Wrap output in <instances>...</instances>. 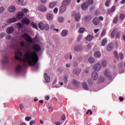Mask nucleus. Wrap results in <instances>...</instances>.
<instances>
[{"instance_id":"nucleus-1","label":"nucleus","mask_w":125,"mask_h":125,"mask_svg":"<svg viewBox=\"0 0 125 125\" xmlns=\"http://www.w3.org/2000/svg\"><path fill=\"white\" fill-rule=\"evenodd\" d=\"M33 52H31L30 50H27L25 53L23 61L24 62H28V63L30 65H35L37 62H39V58L37 52H40L42 48L39 44H35L33 47Z\"/></svg>"},{"instance_id":"nucleus-2","label":"nucleus","mask_w":125,"mask_h":125,"mask_svg":"<svg viewBox=\"0 0 125 125\" xmlns=\"http://www.w3.org/2000/svg\"><path fill=\"white\" fill-rule=\"evenodd\" d=\"M39 28L40 30L42 31L43 30H46V31H48L49 29V26L48 24H44L42 22H41L39 24Z\"/></svg>"},{"instance_id":"nucleus-3","label":"nucleus","mask_w":125,"mask_h":125,"mask_svg":"<svg viewBox=\"0 0 125 125\" xmlns=\"http://www.w3.org/2000/svg\"><path fill=\"white\" fill-rule=\"evenodd\" d=\"M15 59L16 60H20L21 61L22 60L21 56H22V53L20 50H16L15 51Z\"/></svg>"},{"instance_id":"nucleus-4","label":"nucleus","mask_w":125,"mask_h":125,"mask_svg":"<svg viewBox=\"0 0 125 125\" xmlns=\"http://www.w3.org/2000/svg\"><path fill=\"white\" fill-rule=\"evenodd\" d=\"M22 37L27 42H31L33 41L32 38H31V37L30 36V35H28V34H23Z\"/></svg>"},{"instance_id":"nucleus-5","label":"nucleus","mask_w":125,"mask_h":125,"mask_svg":"<svg viewBox=\"0 0 125 125\" xmlns=\"http://www.w3.org/2000/svg\"><path fill=\"white\" fill-rule=\"evenodd\" d=\"M30 22V20L28 18H23L21 20V23L24 25H29Z\"/></svg>"},{"instance_id":"nucleus-6","label":"nucleus","mask_w":125,"mask_h":125,"mask_svg":"<svg viewBox=\"0 0 125 125\" xmlns=\"http://www.w3.org/2000/svg\"><path fill=\"white\" fill-rule=\"evenodd\" d=\"M17 21V18H10L7 20V23L10 24L11 23H15Z\"/></svg>"},{"instance_id":"nucleus-7","label":"nucleus","mask_w":125,"mask_h":125,"mask_svg":"<svg viewBox=\"0 0 125 125\" xmlns=\"http://www.w3.org/2000/svg\"><path fill=\"white\" fill-rule=\"evenodd\" d=\"M65 11V4H64V1H63L62 2V5L59 9V13L61 14H62V13H64Z\"/></svg>"},{"instance_id":"nucleus-8","label":"nucleus","mask_w":125,"mask_h":125,"mask_svg":"<svg viewBox=\"0 0 125 125\" xmlns=\"http://www.w3.org/2000/svg\"><path fill=\"white\" fill-rule=\"evenodd\" d=\"M100 69H101V65L100 63H96L94 64L93 66V70L94 71H100Z\"/></svg>"},{"instance_id":"nucleus-9","label":"nucleus","mask_w":125,"mask_h":125,"mask_svg":"<svg viewBox=\"0 0 125 125\" xmlns=\"http://www.w3.org/2000/svg\"><path fill=\"white\" fill-rule=\"evenodd\" d=\"M105 77H107L109 80H111L112 77L108 70H105L104 72Z\"/></svg>"},{"instance_id":"nucleus-10","label":"nucleus","mask_w":125,"mask_h":125,"mask_svg":"<svg viewBox=\"0 0 125 125\" xmlns=\"http://www.w3.org/2000/svg\"><path fill=\"white\" fill-rule=\"evenodd\" d=\"M22 65H21V64H18L15 68V70L17 73H20L22 70Z\"/></svg>"},{"instance_id":"nucleus-11","label":"nucleus","mask_w":125,"mask_h":125,"mask_svg":"<svg viewBox=\"0 0 125 125\" xmlns=\"http://www.w3.org/2000/svg\"><path fill=\"white\" fill-rule=\"evenodd\" d=\"M92 78L94 81H96L97 79H98V74L97 72H93V74H92Z\"/></svg>"},{"instance_id":"nucleus-12","label":"nucleus","mask_w":125,"mask_h":125,"mask_svg":"<svg viewBox=\"0 0 125 125\" xmlns=\"http://www.w3.org/2000/svg\"><path fill=\"white\" fill-rule=\"evenodd\" d=\"M14 30L15 29L14 27H8L6 30V32L8 33V34H12L13 33Z\"/></svg>"},{"instance_id":"nucleus-13","label":"nucleus","mask_w":125,"mask_h":125,"mask_svg":"<svg viewBox=\"0 0 125 125\" xmlns=\"http://www.w3.org/2000/svg\"><path fill=\"white\" fill-rule=\"evenodd\" d=\"M38 9L41 12H45L47 10L46 7L43 5L39 6Z\"/></svg>"},{"instance_id":"nucleus-14","label":"nucleus","mask_w":125,"mask_h":125,"mask_svg":"<svg viewBox=\"0 0 125 125\" xmlns=\"http://www.w3.org/2000/svg\"><path fill=\"white\" fill-rule=\"evenodd\" d=\"M93 23L95 25H97L99 24V20L98 18H94L93 20Z\"/></svg>"},{"instance_id":"nucleus-15","label":"nucleus","mask_w":125,"mask_h":125,"mask_svg":"<svg viewBox=\"0 0 125 125\" xmlns=\"http://www.w3.org/2000/svg\"><path fill=\"white\" fill-rule=\"evenodd\" d=\"M24 16L23 12H19L18 14H17V18L18 19H22Z\"/></svg>"},{"instance_id":"nucleus-16","label":"nucleus","mask_w":125,"mask_h":125,"mask_svg":"<svg viewBox=\"0 0 125 125\" xmlns=\"http://www.w3.org/2000/svg\"><path fill=\"white\" fill-rule=\"evenodd\" d=\"M16 8L15 6H10V7L8 8V10L9 12H14L15 11H16Z\"/></svg>"},{"instance_id":"nucleus-17","label":"nucleus","mask_w":125,"mask_h":125,"mask_svg":"<svg viewBox=\"0 0 125 125\" xmlns=\"http://www.w3.org/2000/svg\"><path fill=\"white\" fill-rule=\"evenodd\" d=\"M115 9H116L115 6H112V7L110 8V9H108V10H107L108 14H110L111 13H113L115 10Z\"/></svg>"},{"instance_id":"nucleus-18","label":"nucleus","mask_w":125,"mask_h":125,"mask_svg":"<svg viewBox=\"0 0 125 125\" xmlns=\"http://www.w3.org/2000/svg\"><path fill=\"white\" fill-rule=\"evenodd\" d=\"M68 34V31L67 30H63L62 31L61 35L62 37H66Z\"/></svg>"},{"instance_id":"nucleus-19","label":"nucleus","mask_w":125,"mask_h":125,"mask_svg":"<svg viewBox=\"0 0 125 125\" xmlns=\"http://www.w3.org/2000/svg\"><path fill=\"white\" fill-rule=\"evenodd\" d=\"M44 76L45 77V80L46 81V83H49V82H50V77H49L47 75V74L45 73Z\"/></svg>"},{"instance_id":"nucleus-20","label":"nucleus","mask_w":125,"mask_h":125,"mask_svg":"<svg viewBox=\"0 0 125 125\" xmlns=\"http://www.w3.org/2000/svg\"><path fill=\"white\" fill-rule=\"evenodd\" d=\"M71 0H64V7H65V11L66 9V6L69 5L71 2Z\"/></svg>"},{"instance_id":"nucleus-21","label":"nucleus","mask_w":125,"mask_h":125,"mask_svg":"<svg viewBox=\"0 0 125 125\" xmlns=\"http://www.w3.org/2000/svg\"><path fill=\"white\" fill-rule=\"evenodd\" d=\"M8 57L7 56H5V57H4V59L3 60H2V62H3V63H7V62H8Z\"/></svg>"},{"instance_id":"nucleus-22","label":"nucleus","mask_w":125,"mask_h":125,"mask_svg":"<svg viewBox=\"0 0 125 125\" xmlns=\"http://www.w3.org/2000/svg\"><path fill=\"white\" fill-rule=\"evenodd\" d=\"M113 44H109L107 47V51H111L113 49Z\"/></svg>"},{"instance_id":"nucleus-23","label":"nucleus","mask_w":125,"mask_h":125,"mask_svg":"<svg viewBox=\"0 0 125 125\" xmlns=\"http://www.w3.org/2000/svg\"><path fill=\"white\" fill-rule=\"evenodd\" d=\"M87 1L86 2V3H83V4H82V8L83 9V10H86V9H87Z\"/></svg>"},{"instance_id":"nucleus-24","label":"nucleus","mask_w":125,"mask_h":125,"mask_svg":"<svg viewBox=\"0 0 125 125\" xmlns=\"http://www.w3.org/2000/svg\"><path fill=\"white\" fill-rule=\"evenodd\" d=\"M47 19H48V20H52V19H53V15L51 13L47 14Z\"/></svg>"},{"instance_id":"nucleus-25","label":"nucleus","mask_w":125,"mask_h":125,"mask_svg":"<svg viewBox=\"0 0 125 125\" xmlns=\"http://www.w3.org/2000/svg\"><path fill=\"white\" fill-rule=\"evenodd\" d=\"M92 39H93V36L92 35H88L86 38L87 41H92Z\"/></svg>"},{"instance_id":"nucleus-26","label":"nucleus","mask_w":125,"mask_h":125,"mask_svg":"<svg viewBox=\"0 0 125 125\" xmlns=\"http://www.w3.org/2000/svg\"><path fill=\"white\" fill-rule=\"evenodd\" d=\"M81 19V15L80 14H76L75 15V20L76 21H79Z\"/></svg>"},{"instance_id":"nucleus-27","label":"nucleus","mask_w":125,"mask_h":125,"mask_svg":"<svg viewBox=\"0 0 125 125\" xmlns=\"http://www.w3.org/2000/svg\"><path fill=\"white\" fill-rule=\"evenodd\" d=\"M82 49V46H76V47H75L74 48L75 51H81Z\"/></svg>"},{"instance_id":"nucleus-28","label":"nucleus","mask_w":125,"mask_h":125,"mask_svg":"<svg viewBox=\"0 0 125 125\" xmlns=\"http://www.w3.org/2000/svg\"><path fill=\"white\" fill-rule=\"evenodd\" d=\"M73 73L75 75H79V74L81 73V71L80 70L75 69L73 71Z\"/></svg>"},{"instance_id":"nucleus-29","label":"nucleus","mask_w":125,"mask_h":125,"mask_svg":"<svg viewBox=\"0 0 125 125\" xmlns=\"http://www.w3.org/2000/svg\"><path fill=\"white\" fill-rule=\"evenodd\" d=\"M93 3H94L93 0H87L86 1L87 6L90 5H93Z\"/></svg>"},{"instance_id":"nucleus-30","label":"nucleus","mask_w":125,"mask_h":125,"mask_svg":"<svg viewBox=\"0 0 125 125\" xmlns=\"http://www.w3.org/2000/svg\"><path fill=\"white\" fill-rule=\"evenodd\" d=\"M58 21L59 23H63L64 21V17H59L58 19Z\"/></svg>"},{"instance_id":"nucleus-31","label":"nucleus","mask_w":125,"mask_h":125,"mask_svg":"<svg viewBox=\"0 0 125 125\" xmlns=\"http://www.w3.org/2000/svg\"><path fill=\"white\" fill-rule=\"evenodd\" d=\"M82 85L85 89H88V85H87L86 83H83Z\"/></svg>"},{"instance_id":"nucleus-32","label":"nucleus","mask_w":125,"mask_h":125,"mask_svg":"<svg viewBox=\"0 0 125 125\" xmlns=\"http://www.w3.org/2000/svg\"><path fill=\"white\" fill-rule=\"evenodd\" d=\"M56 3L55 2H54L53 3H50L49 4V7L50 8H54L56 6Z\"/></svg>"},{"instance_id":"nucleus-33","label":"nucleus","mask_w":125,"mask_h":125,"mask_svg":"<svg viewBox=\"0 0 125 125\" xmlns=\"http://www.w3.org/2000/svg\"><path fill=\"white\" fill-rule=\"evenodd\" d=\"M117 31L116 30H113L111 33V37L112 38H114L115 36V34L116 33Z\"/></svg>"},{"instance_id":"nucleus-34","label":"nucleus","mask_w":125,"mask_h":125,"mask_svg":"<svg viewBox=\"0 0 125 125\" xmlns=\"http://www.w3.org/2000/svg\"><path fill=\"white\" fill-rule=\"evenodd\" d=\"M95 56L97 58H99V57H101V53L100 52H95Z\"/></svg>"},{"instance_id":"nucleus-35","label":"nucleus","mask_w":125,"mask_h":125,"mask_svg":"<svg viewBox=\"0 0 125 125\" xmlns=\"http://www.w3.org/2000/svg\"><path fill=\"white\" fill-rule=\"evenodd\" d=\"M91 19V16H88L85 17L84 20L85 21H90Z\"/></svg>"},{"instance_id":"nucleus-36","label":"nucleus","mask_w":125,"mask_h":125,"mask_svg":"<svg viewBox=\"0 0 125 125\" xmlns=\"http://www.w3.org/2000/svg\"><path fill=\"white\" fill-rule=\"evenodd\" d=\"M107 42V39L104 38L103 40V42L102 43V45H105V43Z\"/></svg>"},{"instance_id":"nucleus-37","label":"nucleus","mask_w":125,"mask_h":125,"mask_svg":"<svg viewBox=\"0 0 125 125\" xmlns=\"http://www.w3.org/2000/svg\"><path fill=\"white\" fill-rule=\"evenodd\" d=\"M25 120V121H27V122H29L32 120V117L31 116H26Z\"/></svg>"},{"instance_id":"nucleus-38","label":"nucleus","mask_w":125,"mask_h":125,"mask_svg":"<svg viewBox=\"0 0 125 125\" xmlns=\"http://www.w3.org/2000/svg\"><path fill=\"white\" fill-rule=\"evenodd\" d=\"M73 84L75 85H79L80 83L78 81H76V80H73Z\"/></svg>"},{"instance_id":"nucleus-39","label":"nucleus","mask_w":125,"mask_h":125,"mask_svg":"<svg viewBox=\"0 0 125 125\" xmlns=\"http://www.w3.org/2000/svg\"><path fill=\"white\" fill-rule=\"evenodd\" d=\"M88 61L89 62L92 63V62H94L95 60L94 58H89Z\"/></svg>"},{"instance_id":"nucleus-40","label":"nucleus","mask_w":125,"mask_h":125,"mask_svg":"<svg viewBox=\"0 0 125 125\" xmlns=\"http://www.w3.org/2000/svg\"><path fill=\"white\" fill-rule=\"evenodd\" d=\"M23 2H24V0H17V4H19L21 5L23 4Z\"/></svg>"},{"instance_id":"nucleus-41","label":"nucleus","mask_w":125,"mask_h":125,"mask_svg":"<svg viewBox=\"0 0 125 125\" xmlns=\"http://www.w3.org/2000/svg\"><path fill=\"white\" fill-rule=\"evenodd\" d=\"M17 26L19 28V29H21L23 27V25L21 23H17Z\"/></svg>"},{"instance_id":"nucleus-42","label":"nucleus","mask_w":125,"mask_h":125,"mask_svg":"<svg viewBox=\"0 0 125 125\" xmlns=\"http://www.w3.org/2000/svg\"><path fill=\"white\" fill-rule=\"evenodd\" d=\"M110 2L111 1H110L109 0H107V1H106L105 3V5L106 7H109Z\"/></svg>"},{"instance_id":"nucleus-43","label":"nucleus","mask_w":125,"mask_h":125,"mask_svg":"<svg viewBox=\"0 0 125 125\" xmlns=\"http://www.w3.org/2000/svg\"><path fill=\"white\" fill-rule=\"evenodd\" d=\"M31 25H32V27H33V28H35L36 29H38V27L37 24H36L35 23H32Z\"/></svg>"},{"instance_id":"nucleus-44","label":"nucleus","mask_w":125,"mask_h":125,"mask_svg":"<svg viewBox=\"0 0 125 125\" xmlns=\"http://www.w3.org/2000/svg\"><path fill=\"white\" fill-rule=\"evenodd\" d=\"M114 56L115 57V58L117 60H119V57H118V52H117V51L114 52Z\"/></svg>"},{"instance_id":"nucleus-45","label":"nucleus","mask_w":125,"mask_h":125,"mask_svg":"<svg viewBox=\"0 0 125 125\" xmlns=\"http://www.w3.org/2000/svg\"><path fill=\"white\" fill-rule=\"evenodd\" d=\"M106 30H105V29H104L103 32H102L101 36L104 37V36H105L106 34Z\"/></svg>"},{"instance_id":"nucleus-46","label":"nucleus","mask_w":125,"mask_h":125,"mask_svg":"<svg viewBox=\"0 0 125 125\" xmlns=\"http://www.w3.org/2000/svg\"><path fill=\"white\" fill-rule=\"evenodd\" d=\"M63 81L64 82V83H66L68 82V77H67V76H65L63 77Z\"/></svg>"},{"instance_id":"nucleus-47","label":"nucleus","mask_w":125,"mask_h":125,"mask_svg":"<svg viewBox=\"0 0 125 125\" xmlns=\"http://www.w3.org/2000/svg\"><path fill=\"white\" fill-rule=\"evenodd\" d=\"M121 36V32H118V33H117L116 34V38L117 39H119V38H120Z\"/></svg>"},{"instance_id":"nucleus-48","label":"nucleus","mask_w":125,"mask_h":125,"mask_svg":"<svg viewBox=\"0 0 125 125\" xmlns=\"http://www.w3.org/2000/svg\"><path fill=\"white\" fill-rule=\"evenodd\" d=\"M118 17H116L115 19H114V20H113V23L115 24H116L117 23H118Z\"/></svg>"},{"instance_id":"nucleus-49","label":"nucleus","mask_w":125,"mask_h":125,"mask_svg":"<svg viewBox=\"0 0 125 125\" xmlns=\"http://www.w3.org/2000/svg\"><path fill=\"white\" fill-rule=\"evenodd\" d=\"M85 29L84 28H80V29H79V33H83V32H84Z\"/></svg>"},{"instance_id":"nucleus-50","label":"nucleus","mask_w":125,"mask_h":125,"mask_svg":"<svg viewBox=\"0 0 125 125\" xmlns=\"http://www.w3.org/2000/svg\"><path fill=\"white\" fill-rule=\"evenodd\" d=\"M125 17V15L124 14H121L120 15V18L121 19V20H123Z\"/></svg>"},{"instance_id":"nucleus-51","label":"nucleus","mask_w":125,"mask_h":125,"mask_svg":"<svg viewBox=\"0 0 125 125\" xmlns=\"http://www.w3.org/2000/svg\"><path fill=\"white\" fill-rule=\"evenodd\" d=\"M102 65H103V66H106V65H107L106 62H105V61H103L102 62Z\"/></svg>"},{"instance_id":"nucleus-52","label":"nucleus","mask_w":125,"mask_h":125,"mask_svg":"<svg viewBox=\"0 0 125 125\" xmlns=\"http://www.w3.org/2000/svg\"><path fill=\"white\" fill-rule=\"evenodd\" d=\"M19 106H20V108H21V109H24V106L23 104H20Z\"/></svg>"},{"instance_id":"nucleus-53","label":"nucleus","mask_w":125,"mask_h":125,"mask_svg":"<svg viewBox=\"0 0 125 125\" xmlns=\"http://www.w3.org/2000/svg\"><path fill=\"white\" fill-rule=\"evenodd\" d=\"M36 121L33 120V121H31V122H30V125H35L36 124Z\"/></svg>"},{"instance_id":"nucleus-54","label":"nucleus","mask_w":125,"mask_h":125,"mask_svg":"<svg viewBox=\"0 0 125 125\" xmlns=\"http://www.w3.org/2000/svg\"><path fill=\"white\" fill-rule=\"evenodd\" d=\"M22 11L24 12V13H27L29 10L27 8H25L24 9H22Z\"/></svg>"},{"instance_id":"nucleus-55","label":"nucleus","mask_w":125,"mask_h":125,"mask_svg":"<svg viewBox=\"0 0 125 125\" xmlns=\"http://www.w3.org/2000/svg\"><path fill=\"white\" fill-rule=\"evenodd\" d=\"M4 8L3 7H0V14L4 12Z\"/></svg>"},{"instance_id":"nucleus-56","label":"nucleus","mask_w":125,"mask_h":125,"mask_svg":"<svg viewBox=\"0 0 125 125\" xmlns=\"http://www.w3.org/2000/svg\"><path fill=\"white\" fill-rule=\"evenodd\" d=\"M25 44V42H21V47H24Z\"/></svg>"},{"instance_id":"nucleus-57","label":"nucleus","mask_w":125,"mask_h":125,"mask_svg":"<svg viewBox=\"0 0 125 125\" xmlns=\"http://www.w3.org/2000/svg\"><path fill=\"white\" fill-rule=\"evenodd\" d=\"M50 28H51V29H52V30H54V31H55V30H56V29H54L55 26H54V25H53V24H51L50 25Z\"/></svg>"},{"instance_id":"nucleus-58","label":"nucleus","mask_w":125,"mask_h":125,"mask_svg":"<svg viewBox=\"0 0 125 125\" xmlns=\"http://www.w3.org/2000/svg\"><path fill=\"white\" fill-rule=\"evenodd\" d=\"M65 118H66V116H65V114H63L62 117L61 118V120L62 121H65Z\"/></svg>"},{"instance_id":"nucleus-59","label":"nucleus","mask_w":125,"mask_h":125,"mask_svg":"<svg viewBox=\"0 0 125 125\" xmlns=\"http://www.w3.org/2000/svg\"><path fill=\"white\" fill-rule=\"evenodd\" d=\"M89 112H90V114H92L93 113V111H92V110H91L90 109H88L87 112H86V114H88Z\"/></svg>"},{"instance_id":"nucleus-60","label":"nucleus","mask_w":125,"mask_h":125,"mask_svg":"<svg viewBox=\"0 0 125 125\" xmlns=\"http://www.w3.org/2000/svg\"><path fill=\"white\" fill-rule=\"evenodd\" d=\"M119 58L121 60H123V59H124L123 53H121L119 54Z\"/></svg>"},{"instance_id":"nucleus-61","label":"nucleus","mask_w":125,"mask_h":125,"mask_svg":"<svg viewBox=\"0 0 125 125\" xmlns=\"http://www.w3.org/2000/svg\"><path fill=\"white\" fill-rule=\"evenodd\" d=\"M81 37H82L81 35H79V36H78V38H77V40H78V42H80Z\"/></svg>"},{"instance_id":"nucleus-62","label":"nucleus","mask_w":125,"mask_h":125,"mask_svg":"<svg viewBox=\"0 0 125 125\" xmlns=\"http://www.w3.org/2000/svg\"><path fill=\"white\" fill-rule=\"evenodd\" d=\"M62 123L61 122H55V124L56 125H62Z\"/></svg>"},{"instance_id":"nucleus-63","label":"nucleus","mask_w":125,"mask_h":125,"mask_svg":"<svg viewBox=\"0 0 125 125\" xmlns=\"http://www.w3.org/2000/svg\"><path fill=\"white\" fill-rule=\"evenodd\" d=\"M58 8H55L54 9V13H58Z\"/></svg>"},{"instance_id":"nucleus-64","label":"nucleus","mask_w":125,"mask_h":125,"mask_svg":"<svg viewBox=\"0 0 125 125\" xmlns=\"http://www.w3.org/2000/svg\"><path fill=\"white\" fill-rule=\"evenodd\" d=\"M124 98L123 97H119V100L121 102H123L124 101Z\"/></svg>"}]
</instances>
